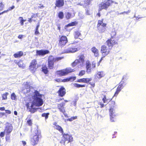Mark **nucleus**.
Returning a JSON list of instances; mask_svg holds the SVG:
<instances>
[{
    "label": "nucleus",
    "mask_w": 146,
    "mask_h": 146,
    "mask_svg": "<svg viewBox=\"0 0 146 146\" xmlns=\"http://www.w3.org/2000/svg\"><path fill=\"white\" fill-rule=\"evenodd\" d=\"M64 58L63 56L54 57L52 55L49 56L47 59L48 67L46 64H42L41 68L42 71L45 74H46L49 72L48 69H53L54 68V63L61 60Z\"/></svg>",
    "instance_id": "obj_1"
},
{
    "label": "nucleus",
    "mask_w": 146,
    "mask_h": 146,
    "mask_svg": "<svg viewBox=\"0 0 146 146\" xmlns=\"http://www.w3.org/2000/svg\"><path fill=\"white\" fill-rule=\"evenodd\" d=\"M43 101H29L25 104L27 109L28 111L31 113H34L36 112L38 108L35 107H39L42 105Z\"/></svg>",
    "instance_id": "obj_2"
},
{
    "label": "nucleus",
    "mask_w": 146,
    "mask_h": 146,
    "mask_svg": "<svg viewBox=\"0 0 146 146\" xmlns=\"http://www.w3.org/2000/svg\"><path fill=\"white\" fill-rule=\"evenodd\" d=\"M116 32L112 31L111 33V37L106 41L107 45L111 48L114 45L118 44L117 40L115 38Z\"/></svg>",
    "instance_id": "obj_3"
},
{
    "label": "nucleus",
    "mask_w": 146,
    "mask_h": 146,
    "mask_svg": "<svg viewBox=\"0 0 146 146\" xmlns=\"http://www.w3.org/2000/svg\"><path fill=\"white\" fill-rule=\"evenodd\" d=\"M75 71L74 69H72L70 67L66 68L64 69L56 71L55 72V75L57 77L64 76Z\"/></svg>",
    "instance_id": "obj_4"
},
{
    "label": "nucleus",
    "mask_w": 146,
    "mask_h": 146,
    "mask_svg": "<svg viewBox=\"0 0 146 146\" xmlns=\"http://www.w3.org/2000/svg\"><path fill=\"white\" fill-rule=\"evenodd\" d=\"M114 2V1L112 0H107L106 1L101 3L99 5L98 11H100L103 9L106 10Z\"/></svg>",
    "instance_id": "obj_5"
},
{
    "label": "nucleus",
    "mask_w": 146,
    "mask_h": 146,
    "mask_svg": "<svg viewBox=\"0 0 146 146\" xmlns=\"http://www.w3.org/2000/svg\"><path fill=\"white\" fill-rule=\"evenodd\" d=\"M104 20V19H102L101 20H99L98 21L97 27L100 33H104L106 30L107 24L103 23Z\"/></svg>",
    "instance_id": "obj_6"
},
{
    "label": "nucleus",
    "mask_w": 146,
    "mask_h": 146,
    "mask_svg": "<svg viewBox=\"0 0 146 146\" xmlns=\"http://www.w3.org/2000/svg\"><path fill=\"white\" fill-rule=\"evenodd\" d=\"M39 135L38 130L36 129L34 133L33 134V136L31 138V143L32 145L34 146L38 144L39 140Z\"/></svg>",
    "instance_id": "obj_7"
},
{
    "label": "nucleus",
    "mask_w": 146,
    "mask_h": 146,
    "mask_svg": "<svg viewBox=\"0 0 146 146\" xmlns=\"http://www.w3.org/2000/svg\"><path fill=\"white\" fill-rule=\"evenodd\" d=\"M38 65L37 60L36 59L33 60L31 62L29 66V70L32 72H35L38 68Z\"/></svg>",
    "instance_id": "obj_8"
},
{
    "label": "nucleus",
    "mask_w": 146,
    "mask_h": 146,
    "mask_svg": "<svg viewBox=\"0 0 146 146\" xmlns=\"http://www.w3.org/2000/svg\"><path fill=\"white\" fill-rule=\"evenodd\" d=\"M58 41V46L61 47H63L68 42L67 38L65 36L59 35Z\"/></svg>",
    "instance_id": "obj_9"
},
{
    "label": "nucleus",
    "mask_w": 146,
    "mask_h": 146,
    "mask_svg": "<svg viewBox=\"0 0 146 146\" xmlns=\"http://www.w3.org/2000/svg\"><path fill=\"white\" fill-rule=\"evenodd\" d=\"M62 134V137L64 140H62L60 141L61 143H63L64 145L65 142H67V143L71 142L73 140V138L72 135L68 133Z\"/></svg>",
    "instance_id": "obj_10"
},
{
    "label": "nucleus",
    "mask_w": 146,
    "mask_h": 146,
    "mask_svg": "<svg viewBox=\"0 0 146 146\" xmlns=\"http://www.w3.org/2000/svg\"><path fill=\"white\" fill-rule=\"evenodd\" d=\"M92 80L91 78H83L81 79H79L77 80V82L80 83H89L91 86V87L94 88L95 86V82H90Z\"/></svg>",
    "instance_id": "obj_11"
},
{
    "label": "nucleus",
    "mask_w": 146,
    "mask_h": 146,
    "mask_svg": "<svg viewBox=\"0 0 146 146\" xmlns=\"http://www.w3.org/2000/svg\"><path fill=\"white\" fill-rule=\"evenodd\" d=\"M78 59H76L72 63V65L74 67L78 64L80 62H83L84 61V54H82L79 55L78 56Z\"/></svg>",
    "instance_id": "obj_12"
},
{
    "label": "nucleus",
    "mask_w": 146,
    "mask_h": 146,
    "mask_svg": "<svg viewBox=\"0 0 146 146\" xmlns=\"http://www.w3.org/2000/svg\"><path fill=\"white\" fill-rule=\"evenodd\" d=\"M111 48L107 47L105 45H102L100 51L102 55H105L106 56L109 54L110 52Z\"/></svg>",
    "instance_id": "obj_13"
},
{
    "label": "nucleus",
    "mask_w": 146,
    "mask_h": 146,
    "mask_svg": "<svg viewBox=\"0 0 146 146\" xmlns=\"http://www.w3.org/2000/svg\"><path fill=\"white\" fill-rule=\"evenodd\" d=\"M78 50V49L75 46L72 45H69L67 48L64 50L65 53L74 52Z\"/></svg>",
    "instance_id": "obj_14"
},
{
    "label": "nucleus",
    "mask_w": 146,
    "mask_h": 146,
    "mask_svg": "<svg viewBox=\"0 0 146 146\" xmlns=\"http://www.w3.org/2000/svg\"><path fill=\"white\" fill-rule=\"evenodd\" d=\"M13 130V126L11 124L7 123L5 126L4 131L7 135H9L10 134Z\"/></svg>",
    "instance_id": "obj_15"
},
{
    "label": "nucleus",
    "mask_w": 146,
    "mask_h": 146,
    "mask_svg": "<svg viewBox=\"0 0 146 146\" xmlns=\"http://www.w3.org/2000/svg\"><path fill=\"white\" fill-rule=\"evenodd\" d=\"M44 96L43 95L40 94L38 91H35L34 94L33 96V98L35 100H43L42 98Z\"/></svg>",
    "instance_id": "obj_16"
},
{
    "label": "nucleus",
    "mask_w": 146,
    "mask_h": 146,
    "mask_svg": "<svg viewBox=\"0 0 146 146\" xmlns=\"http://www.w3.org/2000/svg\"><path fill=\"white\" fill-rule=\"evenodd\" d=\"M124 83V81L122 80L119 83V85L118 86L116 90L114 96H116L121 91V90L123 88V85Z\"/></svg>",
    "instance_id": "obj_17"
},
{
    "label": "nucleus",
    "mask_w": 146,
    "mask_h": 146,
    "mask_svg": "<svg viewBox=\"0 0 146 146\" xmlns=\"http://www.w3.org/2000/svg\"><path fill=\"white\" fill-rule=\"evenodd\" d=\"M59 97H62L66 94V89L63 86H61L57 92Z\"/></svg>",
    "instance_id": "obj_18"
},
{
    "label": "nucleus",
    "mask_w": 146,
    "mask_h": 146,
    "mask_svg": "<svg viewBox=\"0 0 146 146\" xmlns=\"http://www.w3.org/2000/svg\"><path fill=\"white\" fill-rule=\"evenodd\" d=\"M64 0H56L55 7H62L64 6Z\"/></svg>",
    "instance_id": "obj_19"
},
{
    "label": "nucleus",
    "mask_w": 146,
    "mask_h": 146,
    "mask_svg": "<svg viewBox=\"0 0 146 146\" xmlns=\"http://www.w3.org/2000/svg\"><path fill=\"white\" fill-rule=\"evenodd\" d=\"M65 104L64 102H62L58 105L57 108L60 111L63 113L64 114L66 112L64 106Z\"/></svg>",
    "instance_id": "obj_20"
},
{
    "label": "nucleus",
    "mask_w": 146,
    "mask_h": 146,
    "mask_svg": "<svg viewBox=\"0 0 146 146\" xmlns=\"http://www.w3.org/2000/svg\"><path fill=\"white\" fill-rule=\"evenodd\" d=\"M49 52V51L48 50H37L36 51V55H42L43 56L46 54H48Z\"/></svg>",
    "instance_id": "obj_21"
},
{
    "label": "nucleus",
    "mask_w": 146,
    "mask_h": 146,
    "mask_svg": "<svg viewBox=\"0 0 146 146\" xmlns=\"http://www.w3.org/2000/svg\"><path fill=\"white\" fill-rule=\"evenodd\" d=\"M91 51L94 53L95 56L97 57L99 56V50L95 47L93 46L91 48Z\"/></svg>",
    "instance_id": "obj_22"
},
{
    "label": "nucleus",
    "mask_w": 146,
    "mask_h": 146,
    "mask_svg": "<svg viewBox=\"0 0 146 146\" xmlns=\"http://www.w3.org/2000/svg\"><path fill=\"white\" fill-rule=\"evenodd\" d=\"M86 72L88 73H90L92 72L91 64L90 62L87 61L86 62Z\"/></svg>",
    "instance_id": "obj_23"
},
{
    "label": "nucleus",
    "mask_w": 146,
    "mask_h": 146,
    "mask_svg": "<svg viewBox=\"0 0 146 146\" xmlns=\"http://www.w3.org/2000/svg\"><path fill=\"white\" fill-rule=\"evenodd\" d=\"M16 64L17 65L19 68L22 69H24L26 67V65L23 62V60H20L18 62H15Z\"/></svg>",
    "instance_id": "obj_24"
},
{
    "label": "nucleus",
    "mask_w": 146,
    "mask_h": 146,
    "mask_svg": "<svg viewBox=\"0 0 146 146\" xmlns=\"http://www.w3.org/2000/svg\"><path fill=\"white\" fill-rule=\"evenodd\" d=\"M105 74L104 71H99L95 75L98 78L100 79L104 77L105 75Z\"/></svg>",
    "instance_id": "obj_25"
},
{
    "label": "nucleus",
    "mask_w": 146,
    "mask_h": 146,
    "mask_svg": "<svg viewBox=\"0 0 146 146\" xmlns=\"http://www.w3.org/2000/svg\"><path fill=\"white\" fill-rule=\"evenodd\" d=\"M23 55V53L22 51H20L15 53L13 56L15 58H20Z\"/></svg>",
    "instance_id": "obj_26"
},
{
    "label": "nucleus",
    "mask_w": 146,
    "mask_h": 146,
    "mask_svg": "<svg viewBox=\"0 0 146 146\" xmlns=\"http://www.w3.org/2000/svg\"><path fill=\"white\" fill-rule=\"evenodd\" d=\"M31 117V115H29L28 116L26 119H28L27 121V123L30 126H32L33 125V122L32 119H30Z\"/></svg>",
    "instance_id": "obj_27"
},
{
    "label": "nucleus",
    "mask_w": 146,
    "mask_h": 146,
    "mask_svg": "<svg viewBox=\"0 0 146 146\" xmlns=\"http://www.w3.org/2000/svg\"><path fill=\"white\" fill-rule=\"evenodd\" d=\"M99 98L100 100H108L111 99H108L107 98L106 95L104 94H102L100 95Z\"/></svg>",
    "instance_id": "obj_28"
},
{
    "label": "nucleus",
    "mask_w": 146,
    "mask_h": 146,
    "mask_svg": "<svg viewBox=\"0 0 146 146\" xmlns=\"http://www.w3.org/2000/svg\"><path fill=\"white\" fill-rule=\"evenodd\" d=\"M78 24V22L76 21L72 22L67 25H66L65 26V28L66 29V27H71L76 26Z\"/></svg>",
    "instance_id": "obj_29"
},
{
    "label": "nucleus",
    "mask_w": 146,
    "mask_h": 146,
    "mask_svg": "<svg viewBox=\"0 0 146 146\" xmlns=\"http://www.w3.org/2000/svg\"><path fill=\"white\" fill-rule=\"evenodd\" d=\"M74 86L77 88H83L86 86L85 84H80L77 83H74L73 84Z\"/></svg>",
    "instance_id": "obj_30"
},
{
    "label": "nucleus",
    "mask_w": 146,
    "mask_h": 146,
    "mask_svg": "<svg viewBox=\"0 0 146 146\" xmlns=\"http://www.w3.org/2000/svg\"><path fill=\"white\" fill-rule=\"evenodd\" d=\"M81 35L80 33L78 31H76L74 33V36L76 38H77L79 37H80Z\"/></svg>",
    "instance_id": "obj_31"
},
{
    "label": "nucleus",
    "mask_w": 146,
    "mask_h": 146,
    "mask_svg": "<svg viewBox=\"0 0 146 146\" xmlns=\"http://www.w3.org/2000/svg\"><path fill=\"white\" fill-rule=\"evenodd\" d=\"M55 129L59 131L62 134L64 133L63 129L62 127L59 125L56 126V127H55Z\"/></svg>",
    "instance_id": "obj_32"
},
{
    "label": "nucleus",
    "mask_w": 146,
    "mask_h": 146,
    "mask_svg": "<svg viewBox=\"0 0 146 146\" xmlns=\"http://www.w3.org/2000/svg\"><path fill=\"white\" fill-rule=\"evenodd\" d=\"M58 16L60 19H63L64 17V15L63 12L62 11L59 12L58 14Z\"/></svg>",
    "instance_id": "obj_33"
},
{
    "label": "nucleus",
    "mask_w": 146,
    "mask_h": 146,
    "mask_svg": "<svg viewBox=\"0 0 146 146\" xmlns=\"http://www.w3.org/2000/svg\"><path fill=\"white\" fill-rule=\"evenodd\" d=\"M116 115L115 114H111V115H110V120L111 122L115 121L116 119Z\"/></svg>",
    "instance_id": "obj_34"
},
{
    "label": "nucleus",
    "mask_w": 146,
    "mask_h": 146,
    "mask_svg": "<svg viewBox=\"0 0 146 146\" xmlns=\"http://www.w3.org/2000/svg\"><path fill=\"white\" fill-rule=\"evenodd\" d=\"M9 93L6 92L2 95V97L3 100H6L7 99V96L9 95Z\"/></svg>",
    "instance_id": "obj_35"
},
{
    "label": "nucleus",
    "mask_w": 146,
    "mask_h": 146,
    "mask_svg": "<svg viewBox=\"0 0 146 146\" xmlns=\"http://www.w3.org/2000/svg\"><path fill=\"white\" fill-rule=\"evenodd\" d=\"M23 84L24 85V87L26 89L29 88L30 87L29 82H26L25 83H24Z\"/></svg>",
    "instance_id": "obj_36"
},
{
    "label": "nucleus",
    "mask_w": 146,
    "mask_h": 146,
    "mask_svg": "<svg viewBox=\"0 0 146 146\" xmlns=\"http://www.w3.org/2000/svg\"><path fill=\"white\" fill-rule=\"evenodd\" d=\"M19 19H20V23L21 25V26H23L24 25V22L26 21V20H24L22 17H20L19 18Z\"/></svg>",
    "instance_id": "obj_37"
},
{
    "label": "nucleus",
    "mask_w": 146,
    "mask_h": 146,
    "mask_svg": "<svg viewBox=\"0 0 146 146\" xmlns=\"http://www.w3.org/2000/svg\"><path fill=\"white\" fill-rule=\"evenodd\" d=\"M11 97L12 100H15L17 99V96L14 93L11 94Z\"/></svg>",
    "instance_id": "obj_38"
},
{
    "label": "nucleus",
    "mask_w": 146,
    "mask_h": 146,
    "mask_svg": "<svg viewBox=\"0 0 146 146\" xmlns=\"http://www.w3.org/2000/svg\"><path fill=\"white\" fill-rule=\"evenodd\" d=\"M49 114V113H44L42 114L41 115L42 117H45V119H46L48 118Z\"/></svg>",
    "instance_id": "obj_39"
},
{
    "label": "nucleus",
    "mask_w": 146,
    "mask_h": 146,
    "mask_svg": "<svg viewBox=\"0 0 146 146\" xmlns=\"http://www.w3.org/2000/svg\"><path fill=\"white\" fill-rule=\"evenodd\" d=\"M110 115H111V114H115L114 110L113 108H110L109 110Z\"/></svg>",
    "instance_id": "obj_40"
},
{
    "label": "nucleus",
    "mask_w": 146,
    "mask_h": 146,
    "mask_svg": "<svg viewBox=\"0 0 146 146\" xmlns=\"http://www.w3.org/2000/svg\"><path fill=\"white\" fill-rule=\"evenodd\" d=\"M77 116H73L70 117V118H68L67 119V121H71L75 119H77Z\"/></svg>",
    "instance_id": "obj_41"
},
{
    "label": "nucleus",
    "mask_w": 146,
    "mask_h": 146,
    "mask_svg": "<svg viewBox=\"0 0 146 146\" xmlns=\"http://www.w3.org/2000/svg\"><path fill=\"white\" fill-rule=\"evenodd\" d=\"M71 13L69 12H67L66 15V17L67 19H70L71 17Z\"/></svg>",
    "instance_id": "obj_42"
},
{
    "label": "nucleus",
    "mask_w": 146,
    "mask_h": 146,
    "mask_svg": "<svg viewBox=\"0 0 146 146\" xmlns=\"http://www.w3.org/2000/svg\"><path fill=\"white\" fill-rule=\"evenodd\" d=\"M85 73V71L84 70H82L80 71L79 74L78 75L80 76H82L83 75H84Z\"/></svg>",
    "instance_id": "obj_43"
},
{
    "label": "nucleus",
    "mask_w": 146,
    "mask_h": 146,
    "mask_svg": "<svg viewBox=\"0 0 146 146\" xmlns=\"http://www.w3.org/2000/svg\"><path fill=\"white\" fill-rule=\"evenodd\" d=\"M68 78L69 79V81H74L76 79V77L75 76H72Z\"/></svg>",
    "instance_id": "obj_44"
},
{
    "label": "nucleus",
    "mask_w": 146,
    "mask_h": 146,
    "mask_svg": "<svg viewBox=\"0 0 146 146\" xmlns=\"http://www.w3.org/2000/svg\"><path fill=\"white\" fill-rule=\"evenodd\" d=\"M91 64L92 69L95 68L96 67V63L94 61L92 62Z\"/></svg>",
    "instance_id": "obj_45"
},
{
    "label": "nucleus",
    "mask_w": 146,
    "mask_h": 146,
    "mask_svg": "<svg viewBox=\"0 0 146 146\" xmlns=\"http://www.w3.org/2000/svg\"><path fill=\"white\" fill-rule=\"evenodd\" d=\"M38 13L33 14L31 16V18L33 19V18H36L38 17Z\"/></svg>",
    "instance_id": "obj_46"
},
{
    "label": "nucleus",
    "mask_w": 146,
    "mask_h": 146,
    "mask_svg": "<svg viewBox=\"0 0 146 146\" xmlns=\"http://www.w3.org/2000/svg\"><path fill=\"white\" fill-rule=\"evenodd\" d=\"M5 139L6 141H8L10 140V136L6 135Z\"/></svg>",
    "instance_id": "obj_47"
},
{
    "label": "nucleus",
    "mask_w": 146,
    "mask_h": 146,
    "mask_svg": "<svg viewBox=\"0 0 146 146\" xmlns=\"http://www.w3.org/2000/svg\"><path fill=\"white\" fill-rule=\"evenodd\" d=\"M5 133L4 131V132H1L0 133V137H2L5 135Z\"/></svg>",
    "instance_id": "obj_48"
},
{
    "label": "nucleus",
    "mask_w": 146,
    "mask_h": 146,
    "mask_svg": "<svg viewBox=\"0 0 146 146\" xmlns=\"http://www.w3.org/2000/svg\"><path fill=\"white\" fill-rule=\"evenodd\" d=\"M62 82H65L69 81V79L68 78L62 80Z\"/></svg>",
    "instance_id": "obj_49"
},
{
    "label": "nucleus",
    "mask_w": 146,
    "mask_h": 146,
    "mask_svg": "<svg viewBox=\"0 0 146 146\" xmlns=\"http://www.w3.org/2000/svg\"><path fill=\"white\" fill-rule=\"evenodd\" d=\"M55 81L58 82H62V81L60 78H57L55 80Z\"/></svg>",
    "instance_id": "obj_50"
},
{
    "label": "nucleus",
    "mask_w": 146,
    "mask_h": 146,
    "mask_svg": "<svg viewBox=\"0 0 146 146\" xmlns=\"http://www.w3.org/2000/svg\"><path fill=\"white\" fill-rule=\"evenodd\" d=\"M1 5L0 6V11L2 10L3 8V5L2 4V2L0 3Z\"/></svg>",
    "instance_id": "obj_51"
},
{
    "label": "nucleus",
    "mask_w": 146,
    "mask_h": 146,
    "mask_svg": "<svg viewBox=\"0 0 146 146\" xmlns=\"http://www.w3.org/2000/svg\"><path fill=\"white\" fill-rule=\"evenodd\" d=\"M15 8V6L14 5H12L11 7H10L9 9H8V10L9 11H11L12 10V9H14Z\"/></svg>",
    "instance_id": "obj_52"
},
{
    "label": "nucleus",
    "mask_w": 146,
    "mask_h": 146,
    "mask_svg": "<svg viewBox=\"0 0 146 146\" xmlns=\"http://www.w3.org/2000/svg\"><path fill=\"white\" fill-rule=\"evenodd\" d=\"M39 34V32L38 31V30H36L35 29V35H37L38 34Z\"/></svg>",
    "instance_id": "obj_53"
},
{
    "label": "nucleus",
    "mask_w": 146,
    "mask_h": 146,
    "mask_svg": "<svg viewBox=\"0 0 146 146\" xmlns=\"http://www.w3.org/2000/svg\"><path fill=\"white\" fill-rule=\"evenodd\" d=\"M5 113L4 112H0V117H1L5 115Z\"/></svg>",
    "instance_id": "obj_54"
},
{
    "label": "nucleus",
    "mask_w": 146,
    "mask_h": 146,
    "mask_svg": "<svg viewBox=\"0 0 146 146\" xmlns=\"http://www.w3.org/2000/svg\"><path fill=\"white\" fill-rule=\"evenodd\" d=\"M91 2V0H87V2L85 3V4L88 5L90 4Z\"/></svg>",
    "instance_id": "obj_55"
},
{
    "label": "nucleus",
    "mask_w": 146,
    "mask_h": 146,
    "mask_svg": "<svg viewBox=\"0 0 146 146\" xmlns=\"http://www.w3.org/2000/svg\"><path fill=\"white\" fill-rule=\"evenodd\" d=\"M40 6L38 7V8L39 9H42L44 7L42 5H41V4H40Z\"/></svg>",
    "instance_id": "obj_56"
},
{
    "label": "nucleus",
    "mask_w": 146,
    "mask_h": 146,
    "mask_svg": "<svg viewBox=\"0 0 146 146\" xmlns=\"http://www.w3.org/2000/svg\"><path fill=\"white\" fill-rule=\"evenodd\" d=\"M108 103H109V104H111L113 105H114L115 104V102L114 101H110V102Z\"/></svg>",
    "instance_id": "obj_57"
},
{
    "label": "nucleus",
    "mask_w": 146,
    "mask_h": 146,
    "mask_svg": "<svg viewBox=\"0 0 146 146\" xmlns=\"http://www.w3.org/2000/svg\"><path fill=\"white\" fill-rule=\"evenodd\" d=\"M5 111L6 113H8L9 114H10L11 113V111L9 110H5Z\"/></svg>",
    "instance_id": "obj_58"
},
{
    "label": "nucleus",
    "mask_w": 146,
    "mask_h": 146,
    "mask_svg": "<svg viewBox=\"0 0 146 146\" xmlns=\"http://www.w3.org/2000/svg\"><path fill=\"white\" fill-rule=\"evenodd\" d=\"M102 56L101 57V59L99 61V62H100L103 59V58L105 57L106 56H105V55H102Z\"/></svg>",
    "instance_id": "obj_59"
},
{
    "label": "nucleus",
    "mask_w": 146,
    "mask_h": 146,
    "mask_svg": "<svg viewBox=\"0 0 146 146\" xmlns=\"http://www.w3.org/2000/svg\"><path fill=\"white\" fill-rule=\"evenodd\" d=\"M18 37L19 39H22L23 37V35H20L18 36Z\"/></svg>",
    "instance_id": "obj_60"
},
{
    "label": "nucleus",
    "mask_w": 146,
    "mask_h": 146,
    "mask_svg": "<svg viewBox=\"0 0 146 146\" xmlns=\"http://www.w3.org/2000/svg\"><path fill=\"white\" fill-rule=\"evenodd\" d=\"M32 18H31H31H29V19L28 20V21L29 23H31L32 21Z\"/></svg>",
    "instance_id": "obj_61"
},
{
    "label": "nucleus",
    "mask_w": 146,
    "mask_h": 146,
    "mask_svg": "<svg viewBox=\"0 0 146 146\" xmlns=\"http://www.w3.org/2000/svg\"><path fill=\"white\" fill-rule=\"evenodd\" d=\"M100 11H98V12L97 14L96 15L98 16V17H99L101 16V15L100 13Z\"/></svg>",
    "instance_id": "obj_62"
},
{
    "label": "nucleus",
    "mask_w": 146,
    "mask_h": 146,
    "mask_svg": "<svg viewBox=\"0 0 146 146\" xmlns=\"http://www.w3.org/2000/svg\"><path fill=\"white\" fill-rule=\"evenodd\" d=\"M100 105V107L101 108H103L104 106V105L102 103H100L99 104Z\"/></svg>",
    "instance_id": "obj_63"
},
{
    "label": "nucleus",
    "mask_w": 146,
    "mask_h": 146,
    "mask_svg": "<svg viewBox=\"0 0 146 146\" xmlns=\"http://www.w3.org/2000/svg\"><path fill=\"white\" fill-rule=\"evenodd\" d=\"M40 25L39 23H38L36 26V27L35 28V30H38V28L39 27Z\"/></svg>",
    "instance_id": "obj_64"
}]
</instances>
